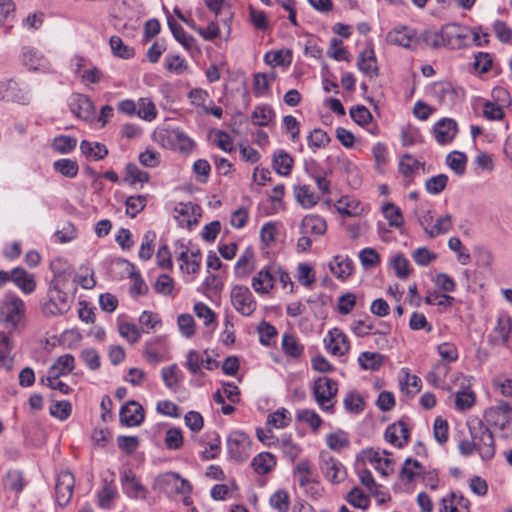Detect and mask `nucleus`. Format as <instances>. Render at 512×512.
<instances>
[{
    "instance_id": "1",
    "label": "nucleus",
    "mask_w": 512,
    "mask_h": 512,
    "mask_svg": "<svg viewBox=\"0 0 512 512\" xmlns=\"http://www.w3.org/2000/svg\"><path fill=\"white\" fill-rule=\"evenodd\" d=\"M54 279L50 282L46 299L41 310L45 317H57L67 313L73 303V298L62 290L64 287V275L70 269L67 262L56 258L51 262Z\"/></svg>"
},
{
    "instance_id": "2",
    "label": "nucleus",
    "mask_w": 512,
    "mask_h": 512,
    "mask_svg": "<svg viewBox=\"0 0 512 512\" xmlns=\"http://www.w3.org/2000/svg\"><path fill=\"white\" fill-rule=\"evenodd\" d=\"M471 440H462L459 443V452L463 456H470L474 451L484 461L491 460L496 451L495 440L488 426L480 419H472L468 423Z\"/></svg>"
},
{
    "instance_id": "3",
    "label": "nucleus",
    "mask_w": 512,
    "mask_h": 512,
    "mask_svg": "<svg viewBox=\"0 0 512 512\" xmlns=\"http://www.w3.org/2000/svg\"><path fill=\"white\" fill-rule=\"evenodd\" d=\"M25 317V304L15 295H6L0 304V322L8 329H15Z\"/></svg>"
},
{
    "instance_id": "4",
    "label": "nucleus",
    "mask_w": 512,
    "mask_h": 512,
    "mask_svg": "<svg viewBox=\"0 0 512 512\" xmlns=\"http://www.w3.org/2000/svg\"><path fill=\"white\" fill-rule=\"evenodd\" d=\"M312 391L316 403L322 410H333L338 392V384L336 381L326 376L318 377L314 382Z\"/></svg>"
},
{
    "instance_id": "5",
    "label": "nucleus",
    "mask_w": 512,
    "mask_h": 512,
    "mask_svg": "<svg viewBox=\"0 0 512 512\" xmlns=\"http://www.w3.org/2000/svg\"><path fill=\"white\" fill-rule=\"evenodd\" d=\"M486 422L497 427L504 437L512 436V407L506 402H500L485 411Z\"/></svg>"
},
{
    "instance_id": "6",
    "label": "nucleus",
    "mask_w": 512,
    "mask_h": 512,
    "mask_svg": "<svg viewBox=\"0 0 512 512\" xmlns=\"http://www.w3.org/2000/svg\"><path fill=\"white\" fill-rule=\"evenodd\" d=\"M231 303L235 310L243 316H250L254 313L257 303L248 287L236 285L230 293Z\"/></svg>"
},
{
    "instance_id": "7",
    "label": "nucleus",
    "mask_w": 512,
    "mask_h": 512,
    "mask_svg": "<svg viewBox=\"0 0 512 512\" xmlns=\"http://www.w3.org/2000/svg\"><path fill=\"white\" fill-rule=\"evenodd\" d=\"M320 469L325 479L332 484L343 482L347 475L344 465L328 453L321 454Z\"/></svg>"
},
{
    "instance_id": "8",
    "label": "nucleus",
    "mask_w": 512,
    "mask_h": 512,
    "mask_svg": "<svg viewBox=\"0 0 512 512\" xmlns=\"http://www.w3.org/2000/svg\"><path fill=\"white\" fill-rule=\"evenodd\" d=\"M250 438L243 432L233 431L227 439L228 453L237 462H243L249 457Z\"/></svg>"
},
{
    "instance_id": "9",
    "label": "nucleus",
    "mask_w": 512,
    "mask_h": 512,
    "mask_svg": "<svg viewBox=\"0 0 512 512\" xmlns=\"http://www.w3.org/2000/svg\"><path fill=\"white\" fill-rule=\"evenodd\" d=\"M443 28L447 47L451 49H461L470 45L471 32L469 28L455 23L446 24Z\"/></svg>"
},
{
    "instance_id": "10",
    "label": "nucleus",
    "mask_w": 512,
    "mask_h": 512,
    "mask_svg": "<svg viewBox=\"0 0 512 512\" xmlns=\"http://www.w3.org/2000/svg\"><path fill=\"white\" fill-rule=\"evenodd\" d=\"M71 112L84 121L95 119V106L91 99L83 94H73L69 100Z\"/></svg>"
},
{
    "instance_id": "11",
    "label": "nucleus",
    "mask_w": 512,
    "mask_h": 512,
    "mask_svg": "<svg viewBox=\"0 0 512 512\" xmlns=\"http://www.w3.org/2000/svg\"><path fill=\"white\" fill-rule=\"evenodd\" d=\"M74 476L69 471H62L58 474L55 484L56 501L60 506L67 505L72 497L74 489Z\"/></svg>"
},
{
    "instance_id": "12",
    "label": "nucleus",
    "mask_w": 512,
    "mask_h": 512,
    "mask_svg": "<svg viewBox=\"0 0 512 512\" xmlns=\"http://www.w3.org/2000/svg\"><path fill=\"white\" fill-rule=\"evenodd\" d=\"M326 349L333 355H345L349 349L350 344L345 333L339 328L331 329L327 337L324 338Z\"/></svg>"
},
{
    "instance_id": "13",
    "label": "nucleus",
    "mask_w": 512,
    "mask_h": 512,
    "mask_svg": "<svg viewBox=\"0 0 512 512\" xmlns=\"http://www.w3.org/2000/svg\"><path fill=\"white\" fill-rule=\"evenodd\" d=\"M461 90L455 88L451 83L439 82L433 86V95L438 102L445 107H452L460 97Z\"/></svg>"
},
{
    "instance_id": "14",
    "label": "nucleus",
    "mask_w": 512,
    "mask_h": 512,
    "mask_svg": "<svg viewBox=\"0 0 512 512\" xmlns=\"http://www.w3.org/2000/svg\"><path fill=\"white\" fill-rule=\"evenodd\" d=\"M144 418V409L136 401H129L120 410V421L125 426H139L144 421Z\"/></svg>"
},
{
    "instance_id": "15",
    "label": "nucleus",
    "mask_w": 512,
    "mask_h": 512,
    "mask_svg": "<svg viewBox=\"0 0 512 512\" xmlns=\"http://www.w3.org/2000/svg\"><path fill=\"white\" fill-rule=\"evenodd\" d=\"M294 477L306 492L315 490L317 482L312 477V469L308 460H303L296 465Z\"/></svg>"
},
{
    "instance_id": "16",
    "label": "nucleus",
    "mask_w": 512,
    "mask_h": 512,
    "mask_svg": "<svg viewBox=\"0 0 512 512\" xmlns=\"http://www.w3.org/2000/svg\"><path fill=\"white\" fill-rule=\"evenodd\" d=\"M457 133V123L449 118L438 121L434 126V134L439 144H446L453 140Z\"/></svg>"
},
{
    "instance_id": "17",
    "label": "nucleus",
    "mask_w": 512,
    "mask_h": 512,
    "mask_svg": "<svg viewBox=\"0 0 512 512\" xmlns=\"http://www.w3.org/2000/svg\"><path fill=\"white\" fill-rule=\"evenodd\" d=\"M327 230L326 221L318 215H306L300 223V233L321 236Z\"/></svg>"
},
{
    "instance_id": "18",
    "label": "nucleus",
    "mask_w": 512,
    "mask_h": 512,
    "mask_svg": "<svg viewBox=\"0 0 512 512\" xmlns=\"http://www.w3.org/2000/svg\"><path fill=\"white\" fill-rule=\"evenodd\" d=\"M357 66L359 70L369 78L378 75L377 60L372 48L365 49L359 54Z\"/></svg>"
},
{
    "instance_id": "19",
    "label": "nucleus",
    "mask_w": 512,
    "mask_h": 512,
    "mask_svg": "<svg viewBox=\"0 0 512 512\" xmlns=\"http://www.w3.org/2000/svg\"><path fill=\"white\" fill-rule=\"evenodd\" d=\"M385 439L397 447H402L409 439V430L407 425L404 422L399 421L388 426L385 431Z\"/></svg>"
},
{
    "instance_id": "20",
    "label": "nucleus",
    "mask_w": 512,
    "mask_h": 512,
    "mask_svg": "<svg viewBox=\"0 0 512 512\" xmlns=\"http://www.w3.org/2000/svg\"><path fill=\"white\" fill-rule=\"evenodd\" d=\"M102 489L98 492V504L101 508L109 509L116 497L117 491L114 485V473H110V477H103Z\"/></svg>"
},
{
    "instance_id": "21",
    "label": "nucleus",
    "mask_w": 512,
    "mask_h": 512,
    "mask_svg": "<svg viewBox=\"0 0 512 512\" xmlns=\"http://www.w3.org/2000/svg\"><path fill=\"white\" fill-rule=\"evenodd\" d=\"M364 459L374 465V468L383 476H388L393 472L392 460L388 457H382L379 451L367 449L363 451Z\"/></svg>"
},
{
    "instance_id": "22",
    "label": "nucleus",
    "mask_w": 512,
    "mask_h": 512,
    "mask_svg": "<svg viewBox=\"0 0 512 512\" xmlns=\"http://www.w3.org/2000/svg\"><path fill=\"white\" fill-rule=\"evenodd\" d=\"M122 486L125 493L133 498H145L147 490L137 480L131 471H126L121 478Z\"/></svg>"
},
{
    "instance_id": "23",
    "label": "nucleus",
    "mask_w": 512,
    "mask_h": 512,
    "mask_svg": "<svg viewBox=\"0 0 512 512\" xmlns=\"http://www.w3.org/2000/svg\"><path fill=\"white\" fill-rule=\"evenodd\" d=\"M23 62L32 70H48L49 62L39 50L34 48H26L23 52Z\"/></svg>"
},
{
    "instance_id": "24",
    "label": "nucleus",
    "mask_w": 512,
    "mask_h": 512,
    "mask_svg": "<svg viewBox=\"0 0 512 512\" xmlns=\"http://www.w3.org/2000/svg\"><path fill=\"white\" fill-rule=\"evenodd\" d=\"M415 39V33L408 27H400L391 30L387 34V41L391 44L409 48Z\"/></svg>"
},
{
    "instance_id": "25",
    "label": "nucleus",
    "mask_w": 512,
    "mask_h": 512,
    "mask_svg": "<svg viewBox=\"0 0 512 512\" xmlns=\"http://www.w3.org/2000/svg\"><path fill=\"white\" fill-rule=\"evenodd\" d=\"M331 273L338 279L345 280L351 275L353 263L348 256L337 255L329 264Z\"/></svg>"
},
{
    "instance_id": "26",
    "label": "nucleus",
    "mask_w": 512,
    "mask_h": 512,
    "mask_svg": "<svg viewBox=\"0 0 512 512\" xmlns=\"http://www.w3.org/2000/svg\"><path fill=\"white\" fill-rule=\"evenodd\" d=\"M461 387L463 390L456 393L455 406L458 410L464 411L471 408L475 402V394L467 389L469 387V380L463 375L460 376Z\"/></svg>"
},
{
    "instance_id": "27",
    "label": "nucleus",
    "mask_w": 512,
    "mask_h": 512,
    "mask_svg": "<svg viewBox=\"0 0 512 512\" xmlns=\"http://www.w3.org/2000/svg\"><path fill=\"white\" fill-rule=\"evenodd\" d=\"M252 287L255 292L260 294H267L274 286V277L268 268L260 270L252 278Z\"/></svg>"
},
{
    "instance_id": "28",
    "label": "nucleus",
    "mask_w": 512,
    "mask_h": 512,
    "mask_svg": "<svg viewBox=\"0 0 512 512\" xmlns=\"http://www.w3.org/2000/svg\"><path fill=\"white\" fill-rule=\"evenodd\" d=\"M5 86L8 87L9 90L8 93L4 96L5 101L16 102L23 105L29 103L30 98L28 94L19 88V85L16 81L12 79L1 81L0 88Z\"/></svg>"
},
{
    "instance_id": "29",
    "label": "nucleus",
    "mask_w": 512,
    "mask_h": 512,
    "mask_svg": "<svg viewBox=\"0 0 512 512\" xmlns=\"http://www.w3.org/2000/svg\"><path fill=\"white\" fill-rule=\"evenodd\" d=\"M11 280L26 294H29L35 290L36 284L33 276L27 273L24 269H13L11 271Z\"/></svg>"
},
{
    "instance_id": "30",
    "label": "nucleus",
    "mask_w": 512,
    "mask_h": 512,
    "mask_svg": "<svg viewBox=\"0 0 512 512\" xmlns=\"http://www.w3.org/2000/svg\"><path fill=\"white\" fill-rule=\"evenodd\" d=\"M275 112L268 104H261L254 108L251 113V122L255 126L264 127L274 119Z\"/></svg>"
},
{
    "instance_id": "31",
    "label": "nucleus",
    "mask_w": 512,
    "mask_h": 512,
    "mask_svg": "<svg viewBox=\"0 0 512 512\" xmlns=\"http://www.w3.org/2000/svg\"><path fill=\"white\" fill-rule=\"evenodd\" d=\"M167 139L174 149H178L181 152L191 151L194 145V142L179 129L168 131Z\"/></svg>"
},
{
    "instance_id": "32",
    "label": "nucleus",
    "mask_w": 512,
    "mask_h": 512,
    "mask_svg": "<svg viewBox=\"0 0 512 512\" xmlns=\"http://www.w3.org/2000/svg\"><path fill=\"white\" fill-rule=\"evenodd\" d=\"M251 465L256 473L264 475L275 467L276 458L269 452H262L253 458Z\"/></svg>"
},
{
    "instance_id": "33",
    "label": "nucleus",
    "mask_w": 512,
    "mask_h": 512,
    "mask_svg": "<svg viewBox=\"0 0 512 512\" xmlns=\"http://www.w3.org/2000/svg\"><path fill=\"white\" fill-rule=\"evenodd\" d=\"M337 211L346 216H357L362 213L363 207L360 202L349 196L341 197L336 203Z\"/></svg>"
},
{
    "instance_id": "34",
    "label": "nucleus",
    "mask_w": 512,
    "mask_h": 512,
    "mask_svg": "<svg viewBox=\"0 0 512 512\" xmlns=\"http://www.w3.org/2000/svg\"><path fill=\"white\" fill-rule=\"evenodd\" d=\"M293 166V158L284 150H278L273 155V168L283 176L291 173Z\"/></svg>"
},
{
    "instance_id": "35",
    "label": "nucleus",
    "mask_w": 512,
    "mask_h": 512,
    "mask_svg": "<svg viewBox=\"0 0 512 512\" xmlns=\"http://www.w3.org/2000/svg\"><path fill=\"white\" fill-rule=\"evenodd\" d=\"M192 211L193 206L191 203H180L175 208V219L181 227L190 229L197 223V219L190 215Z\"/></svg>"
},
{
    "instance_id": "36",
    "label": "nucleus",
    "mask_w": 512,
    "mask_h": 512,
    "mask_svg": "<svg viewBox=\"0 0 512 512\" xmlns=\"http://www.w3.org/2000/svg\"><path fill=\"white\" fill-rule=\"evenodd\" d=\"M12 344L10 337L0 332V367L11 370L13 366V357H11Z\"/></svg>"
},
{
    "instance_id": "37",
    "label": "nucleus",
    "mask_w": 512,
    "mask_h": 512,
    "mask_svg": "<svg viewBox=\"0 0 512 512\" xmlns=\"http://www.w3.org/2000/svg\"><path fill=\"white\" fill-rule=\"evenodd\" d=\"M168 26L174 38L186 49H191L195 44V39L186 34L184 29L172 17L167 18Z\"/></svg>"
},
{
    "instance_id": "38",
    "label": "nucleus",
    "mask_w": 512,
    "mask_h": 512,
    "mask_svg": "<svg viewBox=\"0 0 512 512\" xmlns=\"http://www.w3.org/2000/svg\"><path fill=\"white\" fill-rule=\"evenodd\" d=\"M294 195L297 202L303 208H311L317 204L319 197L315 195L307 185L298 186L294 189Z\"/></svg>"
},
{
    "instance_id": "39",
    "label": "nucleus",
    "mask_w": 512,
    "mask_h": 512,
    "mask_svg": "<svg viewBox=\"0 0 512 512\" xmlns=\"http://www.w3.org/2000/svg\"><path fill=\"white\" fill-rule=\"evenodd\" d=\"M140 329L143 333H151L156 330L157 327H161V318L157 313L151 311H143L139 317Z\"/></svg>"
},
{
    "instance_id": "40",
    "label": "nucleus",
    "mask_w": 512,
    "mask_h": 512,
    "mask_svg": "<svg viewBox=\"0 0 512 512\" xmlns=\"http://www.w3.org/2000/svg\"><path fill=\"white\" fill-rule=\"evenodd\" d=\"M136 115L145 121H152L157 117L155 104L149 98H140L137 103Z\"/></svg>"
},
{
    "instance_id": "41",
    "label": "nucleus",
    "mask_w": 512,
    "mask_h": 512,
    "mask_svg": "<svg viewBox=\"0 0 512 512\" xmlns=\"http://www.w3.org/2000/svg\"><path fill=\"white\" fill-rule=\"evenodd\" d=\"M165 338L162 336L155 337L145 343L143 350V356L145 359L152 364H156L160 361V352L154 346H164Z\"/></svg>"
},
{
    "instance_id": "42",
    "label": "nucleus",
    "mask_w": 512,
    "mask_h": 512,
    "mask_svg": "<svg viewBox=\"0 0 512 512\" xmlns=\"http://www.w3.org/2000/svg\"><path fill=\"white\" fill-rule=\"evenodd\" d=\"M346 501L354 508L366 510L369 507V497L359 488H352L346 495Z\"/></svg>"
},
{
    "instance_id": "43",
    "label": "nucleus",
    "mask_w": 512,
    "mask_h": 512,
    "mask_svg": "<svg viewBox=\"0 0 512 512\" xmlns=\"http://www.w3.org/2000/svg\"><path fill=\"white\" fill-rule=\"evenodd\" d=\"M80 150L86 156H93L95 159L100 160L107 156L108 150L105 145L98 142H89L83 140L80 143Z\"/></svg>"
},
{
    "instance_id": "44",
    "label": "nucleus",
    "mask_w": 512,
    "mask_h": 512,
    "mask_svg": "<svg viewBox=\"0 0 512 512\" xmlns=\"http://www.w3.org/2000/svg\"><path fill=\"white\" fill-rule=\"evenodd\" d=\"M53 168L56 172L68 178H74L79 171L77 162L71 159H59L53 163Z\"/></svg>"
},
{
    "instance_id": "45",
    "label": "nucleus",
    "mask_w": 512,
    "mask_h": 512,
    "mask_svg": "<svg viewBox=\"0 0 512 512\" xmlns=\"http://www.w3.org/2000/svg\"><path fill=\"white\" fill-rule=\"evenodd\" d=\"M276 442L289 461L293 462L300 455L301 448L290 437L283 436L276 439Z\"/></svg>"
},
{
    "instance_id": "46",
    "label": "nucleus",
    "mask_w": 512,
    "mask_h": 512,
    "mask_svg": "<svg viewBox=\"0 0 512 512\" xmlns=\"http://www.w3.org/2000/svg\"><path fill=\"white\" fill-rule=\"evenodd\" d=\"M358 362L362 369L375 371L382 365L383 357L379 353L363 352Z\"/></svg>"
},
{
    "instance_id": "47",
    "label": "nucleus",
    "mask_w": 512,
    "mask_h": 512,
    "mask_svg": "<svg viewBox=\"0 0 512 512\" xmlns=\"http://www.w3.org/2000/svg\"><path fill=\"white\" fill-rule=\"evenodd\" d=\"M448 372V364L438 362L437 364L434 365L433 369L427 373L426 379L430 384L438 387L443 383Z\"/></svg>"
},
{
    "instance_id": "48",
    "label": "nucleus",
    "mask_w": 512,
    "mask_h": 512,
    "mask_svg": "<svg viewBox=\"0 0 512 512\" xmlns=\"http://www.w3.org/2000/svg\"><path fill=\"white\" fill-rule=\"evenodd\" d=\"M422 465L419 461L407 458L400 471V478L412 482L421 473Z\"/></svg>"
},
{
    "instance_id": "49",
    "label": "nucleus",
    "mask_w": 512,
    "mask_h": 512,
    "mask_svg": "<svg viewBox=\"0 0 512 512\" xmlns=\"http://www.w3.org/2000/svg\"><path fill=\"white\" fill-rule=\"evenodd\" d=\"M59 375L55 373V369H48L47 375L40 379L42 384L47 385L49 388L54 390H59L63 394H68L70 392V387L59 380Z\"/></svg>"
},
{
    "instance_id": "50",
    "label": "nucleus",
    "mask_w": 512,
    "mask_h": 512,
    "mask_svg": "<svg viewBox=\"0 0 512 512\" xmlns=\"http://www.w3.org/2000/svg\"><path fill=\"white\" fill-rule=\"evenodd\" d=\"M282 348L284 352L293 358H299L303 353V346L297 338L291 334H285L282 338Z\"/></svg>"
},
{
    "instance_id": "51",
    "label": "nucleus",
    "mask_w": 512,
    "mask_h": 512,
    "mask_svg": "<svg viewBox=\"0 0 512 512\" xmlns=\"http://www.w3.org/2000/svg\"><path fill=\"white\" fill-rule=\"evenodd\" d=\"M3 484L6 489L19 493L24 487L22 473L17 470H10L6 473Z\"/></svg>"
},
{
    "instance_id": "52",
    "label": "nucleus",
    "mask_w": 512,
    "mask_h": 512,
    "mask_svg": "<svg viewBox=\"0 0 512 512\" xmlns=\"http://www.w3.org/2000/svg\"><path fill=\"white\" fill-rule=\"evenodd\" d=\"M453 218L450 214H446L436 220V223L431 226L428 237L435 238L441 234L448 233L452 228Z\"/></svg>"
},
{
    "instance_id": "53",
    "label": "nucleus",
    "mask_w": 512,
    "mask_h": 512,
    "mask_svg": "<svg viewBox=\"0 0 512 512\" xmlns=\"http://www.w3.org/2000/svg\"><path fill=\"white\" fill-rule=\"evenodd\" d=\"M291 422L290 413L282 408L269 414L267 417V425L274 428L280 429L287 427Z\"/></svg>"
},
{
    "instance_id": "54",
    "label": "nucleus",
    "mask_w": 512,
    "mask_h": 512,
    "mask_svg": "<svg viewBox=\"0 0 512 512\" xmlns=\"http://www.w3.org/2000/svg\"><path fill=\"white\" fill-rule=\"evenodd\" d=\"M494 391L504 397H512V379L504 374L497 375L492 381Z\"/></svg>"
},
{
    "instance_id": "55",
    "label": "nucleus",
    "mask_w": 512,
    "mask_h": 512,
    "mask_svg": "<svg viewBox=\"0 0 512 512\" xmlns=\"http://www.w3.org/2000/svg\"><path fill=\"white\" fill-rule=\"evenodd\" d=\"M308 146L315 151L316 149L327 146L330 142L328 134L322 129H314L307 137Z\"/></svg>"
},
{
    "instance_id": "56",
    "label": "nucleus",
    "mask_w": 512,
    "mask_h": 512,
    "mask_svg": "<svg viewBox=\"0 0 512 512\" xmlns=\"http://www.w3.org/2000/svg\"><path fill=\"white\" fill-rule=\"evenodd\" d=\"M74 362L71 354H65L60 356L49 369H55V373L59 376L67 375L74 369Z\"/></svg>"
},
{
    "instance_id": "57",
    "label": "nucleus",
    "mask_w": 512,
    "mask_h": 512,
    "mask_svg": "<svg viewBox=\"0 0 512 512\" xmlns=\"http://www.w3.org/2000/svg\"><path fill=\"white\" fill-rule=\"evenodd\" d=\"M110 47L113 54L117 57L129 59L134 55L133 48L125 45L119 36H112L110 38Z\"/></svg>"
},
{
    "instance_id": "58",
    "label": "nucleus",
    "mask_w": 512,
    "mask_h": 512,
    "mask_svg": "<svg viewBox=\"0 0 512 512\" xmlns=\"http://www.w3.org/2000/svg\"><path fill=\"white\" fill-rule=\"evenodd\" d=\"M163 481L172 483L175 486L176 492L181 494H189L192 490L191 484L179 476L177 473H167L163 477Z\"/></svg>"
},
{
    "instance_id": "59",
    "label": "nucleus",
    "mask_w": 512,
    "mask_h": 512,
    "mask_svg": "<svg viewBox=\"0 0 512 512\" xmlns=\"http://www.w3.org/2000/svg\"><path fill=\"white\" fill-rule=\"evenodd\" d=\"M141 329L133 323H121L119 325V334L129 343L135 344L141 338Z\"/></svg>"
},
{
    "instance_id": "60",
    "label": "nucleus",
    "mask_w": 512,
    "mask_h": 512,
    "mask_svg": "<svg viewBox=\"0 0 512 512\" xmlns=\"http://www.w3.org/2000/svg\"><path fill=\"white\" fill-rule=\"evenodd\" d=\"M446 161L456 174L461 175L464 173L467 161L464 153L458 151L451 152L448 154Z\"/></svg>"
},
{
    "instance_id": "61",
    "label": "nucleus",
    "mask_w": 512,
    "mask_h": 512,
    "mask_svg": "<svg viewBox=\"0 0 512 512\" xmlns=\"http://www.w3.org/2000/svg\"><path fill=\"white\" fill-rule=\"evenodd\" d=\"M383 212L386 219L389 221L391 226L401 227L403 225V215L396 205L393 203H388L383 207Z\"/></svg>"
},
{
    "instance_id": "62",
    "label": "nucleus",
    "mask_w": 512,
    "mask_h": 512,
    "mask_svg": "<svg viewBox=\"0 0 512 512\" xmlns=\"http://www.w3.org/2000/svg\"><path fill=\"white\" fill-rule=\"evenodd\" d=\"M511 327V322L508 317H500L497 321L496 327L494 328V333L496 334V341H499L502 344L507 343Z\"/></svg>"
},
{
    "instance_id": "63",
    "label": "nucleus",
    "mask_w": 512,
    "mask_h": 512,
    "mask_svg": "<svg viewBox=\"0 0 512 512\" xmlns=\"http://www.w3.org/2000/svg\"><path fill=\"white\" fill-rule=\"evenodd\" d=\"M165 445L170 450H178L183 445V435L179 428L173 427L166 431Z\"/></svg>"
},
{
    "instance_id": "64",
    "label": "nucleus",
    "mask_w": 512,
    "mask_h": 512,
    "mask_svg": "<svg viewBox=\"0 0 512 512\" xmlns=\"http://www.w3.org/2000/svg\"><path fill=\"white\" fill-rule=\"evenodd\" d=\"M164 65L168 71L174 72L178 75L184 73L187 70L185 59L178 55H167Z\"/></svg>"
}]
</instances>
